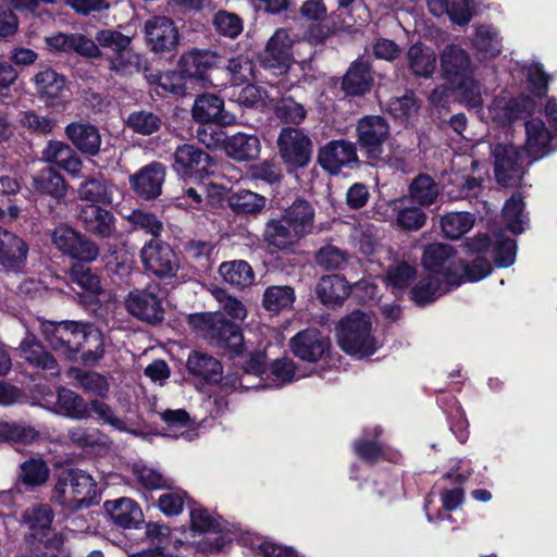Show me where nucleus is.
Returning <instances> with one entry per match:
<instances>
[{
    "instance_id": "obj_1",
    "label": "nucleus",
    "mask_w": 557,
    "mask_h": 557,
    "mask_svg": "<svg viewBox=\"0 0 557 557\" xmlns=\"http://www.w3.org/2000/svg\"><path fill=\"white\" fill-rule=\"evenodd\" d=\"M104 509L112 523L122 529L124 536L133 543L147 542L148 547L129 557H177L174 549L182 545L180 540H173L166 524L146 522L140 506L132 498L121 497L107 500Z\"/></svg>"
},
{
    "instance_id": "obj_2",
    "label": "nucleus",
    "mask_w": 557,
    "mask_h": 557,
    "mask_svg": "<svg viewBox=\"0 0 557 557\" xmlns=\"http://www.w3.org/2000/svg\"><path fill=\"white\" fill-rule=\"evenodd\" d=\"M29 527L25 545L13 557H59L63 547V537L52 529L54 512L47 504L33 506L24 515Z\"/></svg>"
},
{
    "instance_id": "obj_3",
    "label": "nucleus",
    "mask_w": 557,
    "mask_h": 557,
    "mask_svg": "<svg viewBox=\"0 0 557 557\" xmlns=\"http://www.w3.org/2000/svg\"><path fill=\"white\" fill-rule=\"evenodd\" d=\"M191 329L202 333L213 346L224 350L231 358L242 356L245 350L243 330L236 322L221 312H200L188 317Z\"/></svg>"
},
{
    "instance_id": "obj_4",
    "label": "nucleus",
    "mask_w": 557,
    "mask_h": 557,
    "mask_svg": "<svg viewBox=\"0 0 557 557\" xmlns=\"http://www.w3.org/2000/svg\"><path fill=\"white\" fill-rule=\"evenodd\" d=\"M336 336L339 348L349 356L364 358L377 350L376 339L372 335L371 318L360 310L341 319Z\"/></svg>"
},
{
    "instance_id": "obj_5",
    "label": "nucleus",
    "mask_w": 557,
    "mask_h": 557,
    "mask_svg": "<svg viewBox=\"0 0 557 557\" xmlns=\"http://www.w3.org/2000/svg\"><path fill=\"white\" fill-rule=\"evenodd\" d=\"M94 478L78 468H60L55 472L53 498L63 507L79 509L90 505L95 493Z\"/></svg>"
},
{
    "instance_id": "obj_6",
    "label": "nucleus",
    "mask_w": 557,
    "mask_h": 557,
    "mask_svg": "<svg viewBox=\"0 0 557 557\" xmlns=\"http://www.w3.org/2000/svg\"><path fill=\"white\" fill-rule=\"evenodd\" d=\"M64 280L76 301L87 310H97L103 295L102 278L92 263H69L64 270Z\"/></svg>"
},
{
    "instance_id": "obj_7",
    "label": "nucleus",
    "mask_w": 557,
    "mask_h": 557,
    "mask_svg": "<svg viewBox=\"0 0 557 557\" xmlns=\"http://www.w3.org/2000/svg\"><path fill=\"white\" fill-rule=\"evenodd\" d=\"M278 156L287 172L309 166L313 156V143L301 127L283 126L276 139Z\"/></svg>"
},
{
    "instance_id": "obj_8",
    "label": "nucleus",
    "mask_w": 557,
    "mask_h": 557,
    "mask_svg": "<svg viewBox=\"0 0 557 557\" xmlns=\"http://www.w3.org/2000/svg\"><path fill=\"white\" fill-rule=\"evenodd\" d=\"M51 240L69 263H94L100 256V247L87 233H82L67 224H60L52 234Z\"/></svg>"
},
{
    "instance_id": "obj_9",
    "label": "nucleus",
    "mask_w": 557,
    "mask_h": 557,
    "mask_svg": "<svg viewBox=\"0 0 557 557\" xmlns=\"http://www.w3.org/2000/svg\"><path fill=\"white\" fill-rule=\"evenodd\" d=\"M391 136V126L382 115H363L356 124V146L366 157L367 163L373 164L382 159L384 145Z\"/></svg>"
},
{
    "instance_id": "obj_10",
    "label": "nucleus",
    "mask_w": 557,
    "mask_h": 557,
    "mask_svg": "<svg viewBox=\"0 0 557 557\" xmlns=\"http://www.w3.org/2000/svg\"><path fill=\"white\" fill-rule=\"evenodd\" d=\"M259 66L273 75L286 74L295 63L293 40L285 28H277L256 54Z\"/></svg>"
},
{
    "instance_id": "obj_11",
    "label": "nucleus",
    "mask_w": 557,
    "mask_h": 557,
    "mask_svg": "<svg viewBox=\"0 0 557 557\" xmlns=\"http://www.w3.org/2000/svg\"><path fill=\"white\" fill-rule=\"evenodd\" d=\"M383 429L380 425L364 429L362 435L356 438L351 448L355 456L366 463L373 467L380 461H387L391 463H398L401 459V454L381 441Z\"/></svg>"
},
{
    "instance_id": "obj_12",
    "label": "nucleus",
    "mask_w": 557,
    "mask_h": 557,
    "mask_svg": "<svg viewBox=\"0 0 557 557\" xmlns=\"http://www.w3.org/2000/svg\"><path fill=\"white\" fill-rule=\"evenodd\" d=\"M140 259L146 271L159 278L176 275L180 260L172 246L161 238H151L140 250Z\"/></svg>"
},
{
    "instance_id": "obj_13",
    "label": "nucleus",
    "mask_w": 557,
    "mask_h": 557,
    "mask_svg": "<svg viewBox=\"0 0 557 557\" xmlns=\"http://www.w3.org/2000/svg\"><path fill=\"white\" fill-rule=\"evenodd\" d=\"M222 57L210 49L194 48L178 59V67L184 69L187 77L198 89L213 86L211 73L220 69Z\"/></svg>"
},
{
    "instance_id": "obj_14",
    "label": "nucleus",
    "mask_w": 557,
    "mask_h": 557,
    "mask_svg": "<svg viewBox=\"0 0 557 557\" xmlns=\"http://www.w3.org/2000/svg\"><path fill=\"white\" fill-rule=\"evenodd\" d=\"M317 162L331 175H338L343 169L361 165L356 144L347 139H332L319 147Z\"/></svg>"
},
{
    "instance_id": "obj_15",
    "label": "nucleus",
    "mask_w": 557,
    "mask_h": 557,
    "mask_svg": "<svg viewBox=\"0 0 557 557\" xmlns=\"http://www.w3.org/2000/svg\"><path fill=\"white\" fill-rule=\"evenodd\" d=\"M158 285L131 290L125 299V308L131 315L149 325L163 322L165 310Z\"/></svg>"
},
{
    "instance_id": "obj_16",
    "label": "nucleus",
    "mask_w": 557,
    "mask_h": 557,
    "mask_svg": "<svg viewBox=\"0 0 557 557\" xmlns=\"http://www.w3.org/2000/svg\"><path fill=\"white\" fill-rule=\"evenodd\" d=\"M456 260L457 250L453 246L432 243L425 246L421 264L426 271L441 274L446 284L459 286L462 283V275L458 273Z\"/></svg>"
},
{
    "instance_id": "obj_17",
    "label": "nucleus",
    "mask_w": 557,
    "mask_h": 557,
    "mask_svg": "<svg viewBox=\"0 0 557 557\" xmlns=\"http://www.w3.org/2000/svg\"><path fill=\"white\" fill-rule=\"evenodd\" d=\"M109 206L85 203L77 209V221L84 231L100 240L115 238L119 233L117 219Z\"/></svg>"
},
{
    "instance_id": "obj_18",
    "label": "nucleus",
    "mask_w": 557,
    "mask_h": 557,
    "mask_svg": "<svg viewBox=\"0 0 557 557\" xmlns=\"http://www.w3.org/2000/svg\"><path fill=\"white\" fill-rule=\"evenodd\" d=\"M90 323L65 320L52 324V329L46 332L50 348L63 356L65 360L76 361L78 347L84 339L83 335Z\"/></svg>"
},
{
    "instance_id": "obj_19",
    "label": "nucleus",
    "mask_w": 557,
    "mask_h": 557,
    "mask_svg": "<svg viewBox=\"0 0 557 557\" xmlns=\"http://www.w3.org/2000/svg\"><path fill=\"white\" fill-rule=\"evenodd\" d=\"M145 40L148 49L160 57L173 54L180 44V33L174 21L156 15L145 22Z\"/></svg>"
},
{
    "instance_id": "obj_20",
    "label": "nucleus",
    "mask_w": 557,
    "mask_h": 557,
    "mask_svg": "<svg viewBox=\"0 0 557 557\" xmlns=\"http://www.w3.org/2000/svg\"><path fill=\"white\" fill-rule=\"evenodd\" d=\"M37 98L49 108H64L70 91L66 76L51 66L39 70L32 79Z\"/></svg>"
},
{
    "instance_id": "obj_21",
    "label": "nucleus",
    "mask_w": 557,
    "mask_h": 557,
    "mask_svg": "<svg viewBox=\"0 0 557 557\" xmlns=\"http://www.w3.org/2000/svg\"><path fill=\"white\" fill-rule=\"evenodd\" d=\"M493 156L497 183L505 187L518 186L524 175V151L511 144H497Z\"/></svg>"
},
{
    "instance_id": "obj_22",
    "label": "nucleus",
    "mask_w": 557,
    "mask_h": 557,
    "mask_svg": "<svg viewBox=\"0 0 557 557\" xmlns=\"http://www.w3.org/2000/svg\"><path fill=\"white\" fill-rule=\"evenodd\" d=\"M289 349L301 361L317 363L325 360L332 349L331 338L317 327L297 332L289 339Z\"/></svg>"
},
{
    "instance_id": "obj_23",
    "label": "nucleus",
    "mask_w": 557,
    "mask_h": 557,
    "mask_svg": "<svg viewBox=\"0 0 557 557\" xmlns=\"http://www.w3.org/2000/svg\"><path fill=\"white\" fill-rule=\"evenodd\" d=\"M215 165L211 154L198 145H178L173 154V170L185 177H203Z\"/></svg>"
},
{
    "instance_id": "obj_24",
    "label": "nucleus",
    "mask_w": 557,
    "mask_h": 557,
    "mask_svg": "<svg viewBox=\"0 0 557 557\" xmlns=\"http://www.w3.org/2000/svg\"><path fill=\"white\" fill-rule=\"evenodd\" d=\"M28 252L29 245L23 237L0 225V267L5 273H22Z\"/></svg>"
},
{
    "instance_id": "obj_25",
    "label": "nucleus",
    "mask_w": 557,
    "mask_h": 557,
    "mask_svg": "<svg viewBox=\"0 0 557 557\" xmlns=\"http://www.w3.org/2000/svg\"><path fill=\"white\" fill-rule=\"evenodd\" d=\"M165 175V165L159 161H152L132 174L128 181L135 195L149 201L161 195Z\"/></svg>"
},
{
    "instance_id": "obj_26",
    "label": "nucleus",
    "mask_w": 557,
    "mask_h": 557,
    "mask_svg": "<svg viewBox=\"0 0 557 557\" xmlns=\"http://www.w3.org/2000/svg\"><path fill=\"white\" fill-rule=\"evenodd\" d=\"M193 119L200 124L232 125L236 115L224 107V100L214 94L198 95L191 109Z\"/></svg>"
},
{
    "instance_id": "obj_27",
    "label": "nucleus",
    "mask_w": 557,
    "mask_h": 557,
    "mask_svg": "<svg viewBox=\"0 0 557 557\" xmlns=\"http://www.w3.org/2000/svg\"><path fill=\"white\" fill-rule=\"evenodd\" d=\"M66 139L86 157H96L100 152L101 135L99 128L90 122L74 121L64 128Z\"/></svg>"
},
{
    "instance_id": "obj_28",
    "label": "nucleus",
    "mask_w": 557,
    "mask_h": 557,
    "mask_svg": "<svg viewBox=\"0 0 557 557\" xmlns=\"http://www.w3.org/2000/svg\"><path fill=\"white\" fill-rule=\"evenodd\" d=\"M293 228L283 211L272 214L264 224L263 242L276 250H289L301 240V237L295 234Z\"/></svg>"
},
{
    "instance_id": "obj_29",
    "label": "nucleus",
    "mask_w": 557,
    "mask_h": 557,
    "mask_svg": "<svg viewBox=\"0 0 557 557\" xmlns=\"http://www.w3.org/2000/svg\"><path fill=\"white\" fill-rule=\"evenodd\" d=\"M371 63L359 57L352 61L342 78L341 89L348 97H363L373 85Z\"/></svg>"
},
{
    "instance_id": "obj_30",
    "label": "nucleus",
    "mask_w": 557,
    "mask_h": 557,
    "mask_svg": "<svg viewBox=\"0 0 557 557\" xmlns=\"http://www.w3.org/2000/svg\"><path fill=\"white\" fill-rule=\"evenodd\" d=\"M443 78L450 85L473 73L468 52L457 45H448L441 53Z\"/></svg>"
},
{
    "instance_id": "obj_31",
    "label": "nucleus",
    "mask_w": 557,
    "mask_h": 557,
    "mask_svg": "<svg viewBox=\"0 0 557 557\" xmlns=\"http://www.w3.org/2000/svg\"><path fill=\"white\" fill-rule=\"evenodd\" d=\"M225 154L237 162L257 160L261 151V143L257 135L243 132L226 136L222 143Z\"/></svg>"
},
{
    "instance_id": "obj_32",
    "label": "nucleus",
    "mask_w": 557,
    "mask_h": 557,
    "mask_svg": "<svg viewBox=\"0 0 557 557\" xmlns=\"http://www.w3.org/2000/svg\"><path fill=\"white\" fill-rule=\"evenodd\" d=\"M351 286L345 276L329 274L322 276L315 287L318 299L329 308L342 306L348 298Z\"/></svg>"
},
{
    "instance_id": "obj_33",
    "label": "nucleus",
    "mask_w": 557,
    "mask_h": 557,
    "mask_svg": "<svg viewBox=\"0 0 557 557\" xmlns=\"http://www.w3.org/2000/svg\"><path fill=\"white\" fill-rule=\"evenodd\" d=\"M283 212L301 239L314 232L315 210L305 198L297 197Z\"/></svg>"
},
{
    "instance_id": "obj_34",
    "label": "nucleus",
    "mask_w": 557,
    "mask_h": 557,
    "mask_svg": "<svg viewBox=\"0 0 557 557\" xmlns=\"http://www.w3.org/2000/svg\"><path fill=\"white\" fill-rule=\"evenodd\" d=\"M83 337L75 362L84 367H94L104 357V335L99 327L90 323Z\"/></svg>"
},
{
    "instance_id": "obj_35",
    "label": "nucleus",
    "mask_w": 557,
    "mask_h": 557,
    "mask_svg": "<svg viewBox=\"0 0 557 557\" xmlns=\"http://www.w3.org/2000/svg\"><path fill=\"white\" fill-rule=\"evenodd\" d=\"M20 349L25 360L32 367L39 370H49L53 375L59 374L60 370L57 359L34 335L28 334L21 342Z\"/></svg>"
},
{
    "instance_id": "obj_36",
    "label": "nucleus",
    "mask_w": 557,
    "mask_h": 557,
    "mask_svg": "<svg viewBox=\"0 0 557 557\" xmlns=\"http://www.w3.org/2000/svg\"><path fill=\"white\" fill-rule=\"evenodd\" d=\"M186 368L190 375L201 379L207 384H216L223 374V366L220 360L197 350L188 356Z\"/></svg>"
},
{
    "instance_id": "obj_37",
    "label": "nucleus",
    "mask_w": 557,
    "mask_h": 557,
    "mask_svg": "<svg viewBox=\"0 0 557 557\" xmlns=\"http://www.w3.org/2000/svg\"><path fill=\"white\" fill-rule=\"evenodd\" d=\"M32 185L36 194L49 196L60 202L67 193L65 178L52 168H44L33 175Z\"/></svg>"
},
{
    "instance_id": "obj_38",
    "label": "nucleus",
    "mask_w": 557,
    "mask_h": 557,
    "mask_svg": "<svg viewBox=\"0 0 557 557\" xmlns=\"http://www.w3.org/2000/svg\"><path fill=\"white\" fill-rule=\"evenodd\" d=\"M156 84L164 92H169L177 97H186L198 90L191 79L187 77L184 69L178 67V63L174 70H168L159 73L156 76Z\"/></svg>"
},
{
    "instance_id": "obj_39",
    "label": "nucleus",
    "mask_w": 557,
    "mask_h": 557,
    "mask_svg": "<svg viewBox=\"0 0 557 557\" xmlns=\"http://www.w3.org/2000/svg\"><path fill=\"white\" fill-rule=\"evenodd\" d=\"M223 281L232 287L243 290L255 282L252 267L245 260L224 261L219 267Z\"/></svg>"
},
{
    "instance_id": "obj_40",
    "label": "nucleus",
    "mask_w": 557,
    "mask_h": 557,
    "mask_svg": "<svg viewBox=\"0 0 557 557\" xmlns=\"http://www.w3.org/2000/svg\"><path fill=\"white\" fill-rule=\"evenodd\" d=\"M267 198L248 189H239L227 198L230 209L236 215H257L267 205Z\"/></svg>"
},
{
    "instance_id": "obj_41",
    "label": "nucleus",
    "mask_w": 557,
    "mask_h": 557,
    "mask_svg": "<svg viewBox=\"0 0 557 557\" xmlns=\"http://www.w3.org/2000/svg\"><path fill=\"white\" fill-rule=\"evenodd\" d=\"M57 408L60 413L73 420L89 419L88 403L76 392L59 387L57 395Z\"/></svg>"
},
{
    "instance_id": "obj_42",
    "label": "nucleus",
    "mask_w": 557,
    "mask_h": 557,
    "mask_svg": "<svg viewBox=\"0 0 557 557\" xmlns=\"http://www.w3.org/2000/svg\"><path fill=\"white\" fill-rule=\"evenodd\" d=\"M244 18L232 11L219 9L211 17V26L220 38L235 40L244 32Z\"/></svg>"
},
{
    "instance_id": "obj_43",
    "label": "nucleus",
    "mask_w": 557,
    "mask_h": 557,
    "mask_svg": "<svg viewBox=\"0 0 557 557\" xmlns=\"http://www.w3.org/2000/svg\"><path fill=\"white\" fill-rule=\"evenodd\" d=\"M274 116L285 126L299 127L308 111L305 106L297 102L292 96H282L273 106Z\"/></svg>"
},
{
    "instance_id": "obj_44",
    "label": "nucleus",
    "mask_w": 557,
    "mask_h": 557,
    "mask_svg": "<svg viewBox=\"0 0 557 557\" xmlns=\"http://www.w3.org/2000/svg\"><path fill=\"white\" fill-rule=\"evenodd\" d=\"M78 198L87 203L112 205V193L107 181L99 176H89L83 181L77 189Z\"/></svg>"
},
{
    "instance_id": "obj_45",
    "label": "nucleus",
    "mask_w": 557,
    "mask_h": 557,
    "mask_svg": "<svg viewBox=\"0 0 557 557\" xmlns=\"http://www.w3.org/2000/svg\"><path fill=\"white\" fill-rule=\"evenodd\" d=\"M296 299L295 289L288 285L268 286L262 295V307L272 313L292 308Z\"/></svg>"
},
{
    "instance_id": "obj_46",
    "label": "nucleus",
    "mask_w": 557,
    "mask_h": 557,
    "mask_svg": "<svg viewBox=\"0 0 557 557\" xmlns=\"http://www.w3.org/2000/svg\"><path fill=\"white\" fill-rule=\"evenodd\" d=\"M407 58L409 69L414 76L426 78L433 74L436 66V57L422 44L410 46Z\"/></svg>"
},
{
    "instance_id": "obj_47",
    "label": "nucleus",
    "mask_w": 557,
    "mask_h": 557,
    "mask_svg": "<svg viewBox=\"0 0 557 557\" xmlns=\"http://www.w3.org/2000/svg\"><path fill=\"white\" fill-rule=\"evenodd\" d=\"M443 281L434 275L421 277L410 289V300L419 307L433 304L442 295Z\"/></svg>"
},
{
    "instance_id": "obj_48",
    "label": "nucleus",
    "mask_w": 557,
    "mask_h": 557,
    "mask_svg": "<svg viewBox=\"0 0 557 557\" xmlns=\"http://www.w3.org/2000/svg\"><path fill=\"white\" fill-rule=\"evenodd\" d=\"M527 144L532 154L544 156L549 151L550 133L541 119L525 122Z\"/></svg>"
},
{
    "instance_id": "obj_49",
    "label": "nucleus",
    "mask_w": 557,
    "mask_h": 557,
    "mask_svg": "<svg viewBox=\"0 0 557 557\" xmlns=\"http://www.w3.org/2000/svg\"><path fill=\"white\" fill-rule=\"evenodd\" d=\"M533 111V101L528 96L509 98L497 111L503 124L511 125L519 120H525Z\"/></svg>"
},
{
    "instance_id": "obj_50",
    "label": "nucleus",
    "mask_w": 557,
    "mask_h": 557,
    "mask_svg": "<svg viewBox=\"0 0 557 557\" xmlns=\"http://www.w3.org/2000/svg\"><path fill=\"white\" fill-rule=\"evenodd\" d=\"M193 505L189 512L190 528L198 533L221 534L224 530L221 517L211 515L208 509L197 506L194 500L188 502Z\"/></svg>"
},
{
    "instance_id": "obj_51",
    "label": "nucleus",
    "mask_w": 557,
    "mask_h": 557,
    "mask_svg": "<svg viewBox=\"0 0 557 557\" xmlns=\"http://www.w3.org/2000/svg\"><path fill=\"white\" fill-rule=\"evenodd\" d=\"M409 196L420 206H431L437 199L438 188L429 174L420 173L409 185Z\"/></svg>"
},
{
    "instance_id": "obj_52",
    "label": "nucleus",
    "mask_w": 557,
    "mask_h": 557,
    "mask_svg": "<svg viewBox=\"0 0 557 557\" xmlns=\"http://www.w3.org/2000/svg\"><path fill=\"white\" fill-rule=\"evenodd\" d=\"M99 49L102 50V58L107 61L132 45V38L115 29H100L95 37Z\"/></svg>"
},
{
    "instance_id": "obj_53",
    "label": "nucleus",
    "mask_w": 557,
    "mask_h": 557,
    "mask_svg": "<svg viewBox=\"0 0 557 557\" xmlns=\"http://www.w3.org/2000/svg\"><path fill=\"white\" fill-rule=\"evenodd\" d=\"M99 49L102 50V58L107 61L132 45V38L115 29H100L95 37Z\"/></svg>"
},
{
    "instance_id": "obj_54",
    "label": "nucleus",
    "mask_w": 557,
    "mask_h": 557,
    "mask_svg": "<svg viewBox=\"0 0 557 557\" xmlns=\"http://www.w3.org/2000/svg\"><path fill=\"white\" fill-rule=\"evenodd\" d=\"M162 124L163 122L159 114L147 110L133 111L126 119L128 128L143 136H149L159 132Z\"/></svg>"
},
{
    "instance_id": "obj_55",
    "label": "nucleus",
    "mask_w": 557,
    "mask_h": 557,
    "mask_svg": "<svg viewBox=\"0 0 557 557\" xmlns=\"http://www.w3.org/2000/svg\"><path fill=\"white\" fill-rule=\"evenodd\" d=\"M20 468V479L26 486H40L48 481L50 475V469L41 458H29L22 462Z\"/></svg>"
},
{
    "instance_id": "obj_56",
    "label": "nucleus",
    "mask_w": 557,
    "mask_h": 557,
    "mask_svg": "<svg viewBox=\"0 0 557 557\" xmlns=\"http://www.w3.org/2000/svg\"><path fill=\"white\" fill-rule=\"evenodd\" d=\"M109 69L117 75L126 76L141 70V55L134 51L132 45L123 48L108 60Z\"/></svg>"
},
{
    "instance_id": "obj_57",
    "label": "nucleus",
    "mask_w": 557,
    "mask_h": 557,
    "mask_svg": "<svg viewBox=\"0 0 557 557\" xmlns=\"http://www.w3.org/2000/svg\"><path fill=\"white\" fill-rule=\"evenodd\" d=\"M474 224L473 215L469 212H450L442 218V231L449 239H459Z\"/></svg>"
},
{
    "instance_id": "obj_58",
    "label": "nucleus",
    "mask_w": 557,
    "mask_h": 557,
    "mask_svg": "<svg viewBox=\"0 0 557 557\" xmlns=\"http://www.w3.org/2000/svg\"><path fill=\"white\" fill-rule=\"evenodd\" d=\"M132 473L140 486L148 491L170 490L173 484L171 479L165 478L159 471L146 465L135 463L132 468Z\"/></svg>"
},
{
    "instance_id": "obj_59",
    "label": "nucleus",
    "mask_w": 557,
    "mask_h": 557,
    "mask_svg": "<svg viewBox=\"0 0 557 557\" xmlns=\"http://www.w3.org/2000/svg\"><path fill=\"white\" fill-rule=\"evenodd\" d=\"M525 208L523 196L520 191L513 193L505 202L503 215L507 222L508 230L513 234L523 232L522 214Z\"/></svg>"
},
{
    "instance_id": "obj_60",
    "label": "nucleus",
    "mask_w": 557,
    "mask_h": 557,
    "mask_svg": "<svg viewBox=\"0 0 557 557\" xmlns=\"http://www.w3.org/2000/svg\"><path fill=\"white\" fill-rule=\"evenodd\" d=\"M226 69L234 85H242L256 79V66L248 55L238 54L228 59Z\"/></svg>"
},
{
    "instance_id": "obj_61",
    "label": "nucleus",
    "mask_w": 557,
    "mask_h": 557,
    "mask_svg": "<svg viewBox=\"0 0 557 557\" xmlns=\"http://www.w3.org/2000/svg\"><path fill=\"white\" fill-rule=\"evenodd\" d=\"M314 260L324 271H337L345 268L348 262V255L345 250L327 244L315 252Z\"/></svg>"
},
{
    "instance_id": "obj_62",
    "label": "nucleus",
    "mask_w": 557,
    "mask_h": 557,
    "mask_svg": "<svg viewBox=\"0 0 557 557\" xmlns=\"http://www.w3.org/2000/svg\"><path fill=\"white\" fill-rule=\"evenodd\" d=\"M445 412L450 431L460 444H465L469 438V423L466 413L456 397L450 398V405Z\"/></svg>"
},
{
    "instance_id": "obj_63",
    "label": "nucleus",
    "mask_w": 557,
    "mask_h": 557,
    "mask_svg": "<svg viewBox=\"0 0 557 557\" xmlns=\"http://www.w3.org/2000/svg\"><path fill=\"white\" fill-rule=\"evenodd\" d=\"M416 277V268L405 261L389 265L386 271L387 284L397 289L407 288Z\"/></svg>"
},
{
    "instance_id": "obj_64",
    "label": "nucleus",
    "mask_w": 557,
    "mask_h": 557,
    "mask_svg": "<svg viewBox=\"0 0 557 557\" xmlns=\"http://www.w3.org/2000/svg\"><path fill=\"white\" fill-rule=\"evenodd\" d=\"M450 88L456 90L461 99L469 106L470 108H481L482 107V96L480 91L479 83L475 81L473 73L463 77L453 84H450Z\"/></svg>"
}]
</instances>
